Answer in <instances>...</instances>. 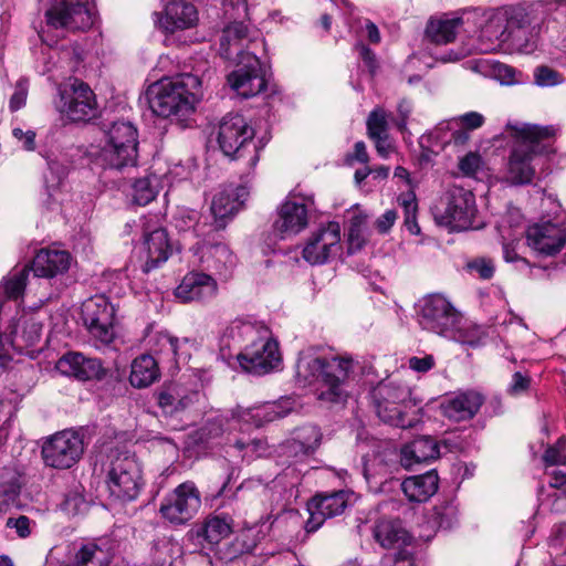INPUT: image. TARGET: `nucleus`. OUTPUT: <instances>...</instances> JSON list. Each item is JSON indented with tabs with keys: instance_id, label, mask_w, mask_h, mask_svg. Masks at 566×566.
Returning <instances> with one entry per match:
<instances>
[{
	"instance_id": "a18cd8bd",
	"label": "nucleus",
	"mask_w": 566,
	"mask_h": 566,
	"mask_svg": "<svg viewBox=\"0 0 566 566\" xmlns=\"http://www.w3.org/2000/svg\"><path fill=\"white\" fill-rule=\"evenodd\" d=\"M106 142L118 146L129 145L138 148V133L130 123L116 122L111 126Z\"/></svg>"
},
{
	"instance_id": "a878e982",
	"label": "nucleus",
	"mask_w": 566,
	"mask_h": 566,
	"mask_svg": "<svg viewBox=\"0 0 566 566\" xmlns=\"http://www.w3.org/2000/svg\"><path fill=\"white\" fill-rule=\"evenodd\" d=\"M483 402L482 394L475 390H467L446 399L441 403V410L449 420L460 422L472 419Z\"/></svg>"
},
{
	"instance_id": "49530a36",
	"label": "nucleus",
	"mask_w": 566,
	"mask_h": 566,
	"mask_svg": "<svg viewBox=\"0 0 566 566\" xmlns=\"http://www.w3.org/2000/svg\"><path fill=\"white\" fill-rule=\"evenodd\" d=\"M429 521L439 528H451L458 522V506L453 501L441 502L432 509Z\"/></svg>"
},
{
	"instance_id": "9d476101",
	"label": "nucleus",
	"mask_w": 566,
	"mask_h": 566,
	"mask_svg": "<svg viewBox=\"0 0 566 566\" xmlns=\"http://www.w3.org/2000/svg\"><path fill=\"white\" fill-rule=\"evenodd\" d=\"M474 212V196L462 187L450 188L434 207L437 222L457 231L472 227Z\"/></svg>"
},
{
	"instance_id": "8fccbe9b",
	"label": "nucleus",
	"mask_w": 566,
	"mask_h": 566,
	"mask_svg": "<svg viewBox=\"0 0 566 566\" xmlns=\"http://www.w3.org/2000/svg\"><path fill=\"white\" fill-rule=\"evenodd\" d=\"M21 492V484L13 472H8L0 482V495L3 497V504L9 506L14 503Z\"/></svg>"
},
{
	"instance_id": "2f4dec72",
	"label": "nucleus",
	"mask_w": 566,
	"mask_h": 566,
	"mask_svg": "<svg viewBox=\"0 0 566 566\" xmlns=\"http://www.w3.org/2000/svg\"><path fill=\"white\" fill-rule=\"evenodd\" d=\"M439 476L434 470L405 479L401 490L410 502L422 503L436 494Z\"/></svg>"
},
{
	"instance_id": "79ce46f5",
	"label": "nucleus",
	"mask_w": 566,
	"mask_h": 566,
	"mask_svg": "<svg viewBox=\"0 0 566 566\" xmlns=\"http://www.w3.org/2000/svg\"><path fill=\"white\" fill-rule=\"evenodd\" d=\"M111 563L112 555L108 551L88 543L76 552L72 566H109Z\"/></svg>"
},
{
	"instance_id": "393cba45",
	"label": "nucleus",
	"mask_w": 566,
	"mask_h": 566,
	"mask_svg": "<svg viewBox=\"0 0 566 566\" xmlns=\"http://www.w3.org/2000/svg\"><path fill=\"white\" fill-rule=\"evenodd\" d=\"M308 211L303 201L287 199L279 210V218L273 223V229L281 239L297 234L307 227Z\"/></svg>"
},
{
	"instance_id": "69168bd1",
	"label": "nucleus",
	"mask_w": 566,
	"mask_h": 566,
	"mask_svg": "<svg viewBox=\"0 0 566 566\" xmlns=\"http://www.w3.org/2000/svg\"><path fill=\"white\" fill-rule=\"evenodd\" d=\"M436 360L432 355H426L423 357H410L408 366L410 369L417 373H428L434 367Z\"/></svg>"
},
{
	"instance_id": "e2e57ef3",
	"label": "nucleus",
	"mask_w": 566,
	"mask_h": 566,
	"mask_svg": "<svg viewBox=\"0 0 566 566\" xmlns=\"http://www.w3.org/2000/svg\"><path fill=\"white\" fill-rule=\"evenodd\" d=\"M31 524H35L28 516L20 515L19 517H9L6 526L8 528H14L18 536L25 538L31 534Z\"/></svg>"
},
{
	"instance_id": "72a5a7b5",
	"label": "nucleus",
	"mask_w": 566,
	"mask_h": 566,
	"mask_svg": "<svg viewBox=\"0 0 566 566\" xmlns=\"http://www.w3.org/2000/svg\"><path fill=\"white\" fill-rule=\"evenodd\" d=\"M197 398V391L187 390L180 384L174 382L160 390L158 405L166 412L174 413L187 409Z\"/></svg>"
},
{
	"instance_id": "7c9ffc66",
	"label": "nucleus",
	"mask_w": 566,
	"mask_h": 566,
	"mask_svg": "<svg viewBox=\"0 0 566 566\" xmlns=\"http://www.w3.org/2000/svg\"><path fill=\"white\" fill-rule=\"evenodd\" d=\"M440 457L438 441L431 437H420L405 444L400 450V463L410 469L415 464L436 460Z\"/></svg>"
},
{
	"instance_id": "0eeeda50",
	"label": "nucleus",
	"mask_w": 566,
	"mask_h": 566,
	"mask_svg": "<svg viewBox=\"0 0 566 566\" xmlns=\"http://www.w3.org/2000/svg\"><path fill=\"white\" fill-rule=\"evenodd\" d=\"M144 484L142 465L135 454L120 452L111 460L106 475L111 497L122 503L135 501Z\"/></svg>"
},
{
	"instance_id": "f257e3e1",
	"label": "nucleus",
	"mask_w": 566,
	"mask_h": 566,
	"mask_svg": "<svg viewBox=\"0 0 566 566\" xmlns=\"http://www.w3.org/2000/svg\"><path fill=\"white\" fill-rule=\"evenodd\" d=\"M249 342L235 358L242 369L254 374H266L275 369L281 360L279 343L270 337L265 326L235 319L223 332L220 354L224 359L232 357L231 347Z\"/></svg>"
},
{
	"instance_id": "f03ea898",
	"label": "nucleus",
	"mask_w": 566,
	"mask_h": 566,
	"mask_svg": "<svg viewBox=\"0 0 566 566\" xmlns=\"http://www.w3.org/2000/svg\"><path fill=\"white\" fill-rule=\"evenodd\" d=\"M353 371V359L343 356L316 357L303 354L296 364L298 381L315 386L317 400L331 405L346 402L347 384Z\"/></svg>"
},
{
	"instance_id": "37998d69",
	"label": "nucleus",
	"mask_w": 566,
	"mask_h": 566,
	"mask_svg": "<svg viewBox=\"0 0 566 566\" xmlns=\"http://www.w3.org/2000/svg\"><path fill=\"white\" fill-rule=\"evenodd\" d=\"M159 192V178L155 174L137 178L132 184V198L138 206L151 202Z\"/></svg>"
},
{
	"instance_id": "423d86ee",
	"label": "nucleus",
	"mask_w": 566,
	"mask_h": 566,
	"mask_svg": "<svg viewBox=\"0 0 566 566\" xmlns=\"http://www.w3.org/2000/svg\"><path fill=\"white\" fill-rule=\"evenodd\" d=\"M373 401L378 417L386 423L398 428H411L418 419L407 411L411 403V390L408 386L394 381H382L373 390Z\"/></svg>"
},
{
	"instance_id": "c9c22d12",
	"label": "nucleus",
	"mask_w": 566,
	"mask_h": 566,
	"mask_svg": "<svg viewBox=\"0 0 566 566\" xmlns=\"http://www.w3.org/2000/svg\"><path fill=\"white\" fill-rule=\"evenodd\" d=\"M160 377L158 360L148 354L136 357L132 363L129 381L133 387L146 388Z\"/></svg>"
},
{
	"instance_id": "20e7f679",
	"label": "nucleus",
	"mask_w": 566,
	"mask_h": 566,
	"mask_svg": "<svg viewBox=\"0 0 566 566\" xmlns=\"http://www.w3.org/2000/svg\"><path fill=\"white\" fill-rule=\"evenodd\" d=\"M506 129L515 139L506 171V180L514 186L530 185L535 177L534 160L542 154L545 146L541 140L553 135V127L527 123L509 122Z\"/></svg>"
},
{
	"instance_id": "b1692460",
	"label": "nucleus",
	"mask_w": 566,
	"mask_h": 566,
	"mask_svg": "<svg viewBox=\"0 0 566 566\" xmlns=\"http://www.w3.org/2000/svg\"><path fill=\"white\" fill-rule=\"evenodd\" d=\"M218 293V283L209 274L191 271L175 290V296L184 303L207 301Z\"/></svg>"
},
{
	"instance_id": "5701e85b",
	"label": "nucleus",
	"mask_w": 566,
	"mask_h": 566,
	"mask_svg": "<svg viewBox=\"0 0 566 566\" xmlns=\"http://www.w3.org/2000/svg\"><path fill=\"white\" fill-rule=\"evenodd\" d=\"M144 228V245L147 251V259L144 264V272L148 273L165 263L172 253V245L168 232L163 227H153L146 221Z\"/></svg>"
},
{
	"instance_id": "6ab92c4d",
	"label": "nucleus",
	"mask_w": 566,
	"mask_h": 566,
	"mask_svg": "<svg viewBox=\"0 0 566 566\" xmlns=\"http://www.w3.org/2000/svg\"><path fill=\"white\" fill-rule=\"evenodd\" d=\"M526 240L536 259H551L566 248V228L551 221L535 223L526 230Z\"/></svg>"
},
{
	"instance_id": "39448f33",
	"label": "nucleus",
	"mask_w": 566,
	"mask_h": 566,
	"mask_svg": "<svg viewBox=\"0 0 566 566\" xmlns=\"http://www.w3.org/2000/svg\"><path fill=\"white\" fill-rule=\"evenodd\" d=\"M254 129L240 114L226 115L218 130V144L222 153L233 160H242L250 172L260 159V149L253 142Z\"/></svg>"
},
{
	"instance_id": "2eb2a0df",
	"label": "nucleus",
	"mask_w": 566,
	"mask_h": 566,
	"mask_svg": "<svg viewBox=\"0 0 566 566\" xmlns=\"http://www.w3.org/2000/svg\"><path fill=\"white\" fill-rule=\"evenodd\" d=\"M224 15L232 20L223 29L220 39V46L222 54L226 59H231L234 54L232 46L238 49L237 54L241 55L240 48L243 41L252 39V31L245 19L248 18V2L247 0H224L223 2Z\"/></svg>"
},
{
	"instance_id": "c85d7f7f",
	"label": "nucleus",
	"mask_w": 566,
	"mask_h": 566,
	"mask_svg": "<svg viewBox=\"0 0 566 566\" xmlns=\"http://www.w3.org/2000/svg\"><path fill=\"white\" fill-rule=\"evenodd\" d=\"M248 197L245 187L224 189L213 196L211 212L216 220L214 230L226 227V219L234 216L243 206Z\"/></svg>"
},
{
	"instance_id": "13d9d810",
	"label": "nucleus",
	"mask_w": 566,
	"mask_h": 566,
	"mask_svg": "<svg viewBox=\"0 0 566 566\" xmlns=\"http://www.w3.org/2000/svg\"><path fill=\"white\" fill-rule=\"evenodd\" d=\"M482 166V158L476 153H469L459 161V169L465 176H474Z\"/></svg>"
},
{
	"instance_id": "ddd939ff",
	"label": "nucleus",
	"mask_w": 566,
	"mask_h": 566,
	"mask_svg": "<svg viewBox=\"0 0 566 566\" xmlns=\"http://www.w3.org/2000/svg\"><path fill=\"white\" fill-rule=\"evenodd\" d=\"M228 83L238 95L253 97L266 87L265 66L254 53L243 52L237 69L228 75Z\"/></svg>"
},
{
	"instance_id": "4468645a",
	"label": "nucleus",
	"mask_w": 566,
	"mask_h": 566,
	"mask_svg": "<svg viewBox=\"0 0 566 566\" xmlns=\"http://www.w3.org/2000/svg\"><path fill=\"white\" fill-rule=\"evenodd\" d=\"M82 318L93 338L103 345L115 338V308L105 295H95L82 305Z\"/></svg>"
},
{
	"instance_id": "9b49d317",
	"label": "nucleus",
	"mask_w": 566,
	"mask_h": 566,
	"mask_svg": "<svg viewBox=\"0 0 566 566\" xmlns=\"http://www.w3.org/2000/svg\"><path fill=\"white\" fill-rule=\"evenodd\" d=\"M201 507V494L192 481L176 486L163 500L159 513L172 525H184L197 514Z\"/></svg>"
},
{
	"instance_id": "4d7b16f0",
	"label": "nucleus",
	"mask_w": 566,
	"mask_h": 566,
	"mask_svg": "<svg viewBox=\"0 0 566 566\" xmlns=\"http://www.w3.org/2000/svg\"><path fill=\"white\" fill-rule=\"evenodd\" d=\"M438 444L439 449L442 447L448 452H458L465 447V439L458 431L446 432Z\"/></svg>"
},
{
	"instance_id": "774afa93",
	"label": "nucleus",
	"mask_w": 566,
	"mask_h": 566,
	"mask_svg": "<svg viewBox=\"0 0 566 566\" xmlns=\"http://www.w3.org/2000/svg\"><path fill=\"white\" fill-rule=\"evenodd\" d=\"M356 49L369 73L374 75L377 70V60L375 53L367 45L361 43L357 44Z\"/></svg>"
},
{
	"instance_id": "5fc2aeb1",
	"label": "nucleus",
	"mask_w": 566,
	"mask_h": 566,
	"mask_svg": "<svg viewBox=\"0 0 566 566\" xmlns=\"http://www.w3.org/2000/svg\"><path fill=\"white\" fill-rule=\"evenodd\" d=\"M29 81L27 78H20L14 87L9 103V107L12 112H17L25 105L28 96Z\"/></svg>"
},
{
	"instance_id": "4be33fe9",
	"label": "nucleus",
	"mask_w": 566,
	"mask_h": 566,
	"mask_svg": "<svg viewBox=\"0 0 566 566\" xmlns=\"http://www.w3.org/2000/svg\"><path fill=\"white\" fill-rule=\"evenodd\" d=\"M63 375L78 380H101L106 376V368L101 359L86 357L81 353L70 352L64 354L55 365Z\"/></svg>"
},
{
	"instance_id": "ea45409f",
	"label": "nucleus",
	"mask_w": 566,
	"mask_h": 566,
	"mask_svg": "<svg viewBox=\"0 0 566 566\" xmlns=\"http://www.w3.org/2000/svg\"><path fill=\"white\" fill-rule=\"evenodd\" d=\"M322 437L323 436L318 427L314 424H305L295 430L289 448L294 451L295 454H310L318 448Z\"/></svg>"
},
{
	"instance_id": "58836bf2",
	"label": "nucleus",
	"mask_w": 566,
	"mask_h": 566,
	"mask_svg": "<svg viewBox=\"0 0 566 566\" xmlns=\"http://www.w3.org/2000/svg\"><path fill=\"white\" fill-rule=\"evenodd\" d=\"M462 24L461 18L430 20L426 34L436 44H448L454 41L458 29Z\"/></svg>"
},
{
	"instance_id": "bf43d9fd",
	"label": "nucleus",
	"mask_w": 566,
	"mask_h": 566,
	"mask_svg": "<svg viewBox=\"0 0 566 566\" xmlns=\"http://www.w3.org/2000/svg\"><path fill=\"white\" fill-rule=\"evenodd\" d=\"M412 112V106L409 101L401 99L397 105V116L392 118L394 125L399 132L405 133L407 130L408 119Z\"/></svg>"
},
{
	"instance_id": "4c0bfd02",
	"label": "nucleus",
	"mask_w": 566,
	"mask_h": 566,
	"mask_svg": "<svg viewBox=\"0 0 566 566\" xmlns=\"http://www.w3.org/2000/svg\"><path fill=\"white\" fill-rule=\"evenodd\" d=\"M282 417L279 407L275 403L266 402L248 409H238L234 418L238 422L245 426L261 427L266 422H271Z\"/></svg>"
},
{
	"instance_id": "c03bdc74",
	"label": "nucleus",
	"mask_w": 566,
	"mask_h": 566,
	"mask_svg": "<svg viewBox=\"0 0 566 566\" xmlns=\"http://www.w3.org/2000/svg\"><path fill=\"white\" fill-rule=\"evenodd\" d=\"M30 275L29 265L21 270L11 272L2 280L1 291L9 300H18L23 295Z\"/></svg>"
},
{
	"instance_id": "680f3d73",
	"label": "nucleus",
	"mask_w": 566,
	"mask_h": 566,
	"mask_svg": "<svg viewBox=\"0 0 566 566\" xmlns=\"http://www.w3.org/2000/svg\"><path fill=\"white\" fill-rule=\"evenodd\" d=\"M467 268L470 272H475L480 279L488 280L493 276V264L491 260L483 258L468 262Z\"/></svg>"
},
{
	"instance_id": "bb28decb",
	"label": "nucleus",
	"mask_w": 566,
	"mask_h": 566,
	"mask_svg": "<svg viewBox=\"0 0 566 566\" xmlns=\"http://www.w3.org/2000/svg\"><path fill=\"white\" fill-rule=\"evenodd\" d=\"M191 250L193 254L199 256V261L208 270H213L221 273L223 270L234 265V256L229 248L220 242L202 239L198 241Z\"/></svg>"
},
{
	"instance_id": "412c9836",
	"label": "nucleus",
	"mask_w": 566,
	"mask_h": 566,
	"mask_svg": "<svg viewBox=\"0 0 566 566\" xmlns=\"http://www.w3.org/2000/svg\"><path fill=\"white\" fill-rule=\"evenodd\" d=\"M158 27L166 33L184 31L197 25V8L189 2L175 0L167 3L163 13L155 12Z\"/></svg>"
},
{
	"instance_id": "f8f14e48",
	"label": "nucleus",
	"mask_w": 566,
	"mask_h": 566,
	"mask_svg": "<svg viewBox=\"0 0 566 566\" xmlns=\"http://www.w3.org/2000/svg\"><path fill=\"white\" fill-rule=\"evenodd\" d=\"M57 109L72 122H86L96 116L97 102L91 87L78 78L60 90Z\"/></svg>"
},
{
	"instance_id": "dca6fc26",
	"label": "nucleus",
	"mask_w": 566,
	"mask_h": 566,
	"mask_svg": "<svg viewBox=\"0 0 566 566\" xmlns=\"http://www.w3.org/2000/svg\"><path fill=\"white\" fill-rule=\"evenodd\" d=\"M342 249L340 224L329 221L315 229L302 251L303 259L312 265L324 264Z\"/></svg>"
},
{
	"instance_id": "f704fd0d",
	"label": "nucleus",
	"mask_w": 566,
	"mask_h": 566,
	"mask_svg": "<svg viewBox=\"0 0 566 566\" xmlns=\"http://www.w3.org/2000/svg\"><path fill=\"white\" fill-rule=\"evenodd\" d=\"M375 539L384 548H406L411 543L412 537L401 526L398 521H379L374 530Z\"/></svg>"
},
{
	"instance_id": "e433bc0d",
	"label": "nucleus",
	"mask_w": 566,
	"mask_h": 566,
	"mask_svg": "<svg viewBox=\"0 0 566 566\" xmlns=\"http://www.w3.org/2000/svg\"><path fill=\"white\" fill-rule=\"evenodd\" d=\"M232 531L233 520L229 515H212L207 517L197 535L202 536L210 545H217L230 536Z\"/></svg>"
},
{
	"instance_id": "0e129e2a",
	"label": "nucleus",
	"mask_w": 566,
	"mask_h": 566,
	"mask_svg": "<svg viewBox=\"0 0 566 566\" xmlns=\"http://www.w3.org/2000/svg\"><path fill=\"white\" fill-rule=\"evenodd\" d=\"M175 226L179 231H187L192 228L196 232L199 231L196 211H182L178 217L175 218Z\"/></svg>"
},
{
	"instance_id": "a19ab883",
	"label": "nucleus",
	"mask_w": 566,
	"mask_h": 566,
	"mask_svg": "<svg viewBox=\"0 0 566 566\" xmlns=\"http://www.w3.org/2000/svg\"><path fill=\"white\" fill-rule=\"evenodd\" d=\"M179 339L169 333L159 332L151 339V350L157 355L158 364L167 363L174 365L177 363Z\"/></svg>"
},
{
	"instance_id": "a211bd4d",
	"label": "nucleus",
	"mask_w": 566,
	"mask_h": 566,
	"mask_svg": "<svg viewBox=\"0 0 566 566\" xmlns=\"http://www.w3.org/2000/svg\"><path fill=\"white\" fill-rule=\"evenodd\" d=\"M419 322L424 329L446 335L453 331L460 314L452 304L442 295L433 294L422 301Z\"/></svg>"
},
{
	"instance_id": "338daca9",
	"label": "nucleus",
	"mask_w": 566,
	"mask_h": 566,
	"mask_svg": "<svg viewBox=\"0 0 566 566\" xmlns=\"http://www.w3.org/2000/svg\"><path fill=\"white\" fill-rule=\"evenodd\" d=\"M397 212L394 209L387 210L380 217L377 218L375 227L379 233H387L397 220Z\"/></svg>"
},
{
	"instance_id": "473e14b6",
	"label": "nucleus",
	"mask_w": 566,
	"mask_h": 566,
	"mask_svg": "<svg viewBox=\"0 0 566 566\" xmlns=\"http://www.w3.org/2000/svg\"><path fill=\"white\" fill-rule=\"evenodd\" d=\"M42 325L33 315L23 314L10 326L11 345L20 350L35 345L41 336Z\"/></svg>"
},
{
	"instance_id": "6e6552de",
	"label": "nucleus",
	"mask_w": 566,
	"mask_h": 566,
	"mask_svg": "<svg viewBox=\"0 0 566 566\" xmlns=\"http://www.w3.org/2000/svg\"><path fill=\"white\" fill-rule=\"evenodd\" d=\"M534 8L503 6L497 8V52L524 51L528 43L530 27L534 23Z\"/></svg>"
},
{
	"instance_id": "09e8293b",
	"label": "nucleus",
	"mask_w": 566,
	"mask_h": 566,
	"mask_svg": "<svg viewBox=\"0 0 566 566\" xmlns=\"http://www.w3.org/2000/svg\"><path fill=\"white\" fill-rule=\"evenodd\" d=\"M399 202L405 210V226L411 234H419L420 227L417 222L418 203L412 192L399 197Z\"/></svg>"
},
{
	"instance_id": "3c124183",
	"label": "nucleus",
	"mask_w": 566,
	"mask_h": 566,
	"mask_svg": "<svg viewBox=\"0 0 566 566\" xmlns=\"http://www.w3.org/2000/svg\"><path fill=\"white\" fill-rule=\"evenodd\" d=\"M534 82L538 86H556L564 82L563 75L552 67L542 65L534 71Z\"/></svg>"
},
{
	"instance_id": "052dcab7",
	"label": "nucleus",
	"mask_w": 566,
	"mask_h": 566,
	"mask_svg": "<svg viewBox=\"0 0 566 566\" xmlns=\"http://www.w3.org/2000/svg\"><path fill=\"white\" fill-rule=\"evenodd\" d=\"M531 386V378L516 371L512 376V380L507 386V394L511 396H521L528 390Z\"/></svg>"
},
{
	"instance_id": "864d4df0",
	"label": "nucleus",
	"mask_w": 566,
	"mask_h": 566,
	"mask_svg": "<svg viewBox=\"0 0 566 566\" xmlns=\"http://www.w3.org/2000/svg\"><path fill=\"white\" fill-rule=\"evenodd\" d=\"M497 82L502 85H515L524 82L523 73L516 69L497 62Z\"/></svg>"
},
{
	"instance_id": "aec40b11",
	"label": "nucleus",
	"mask_w": 566,
	"mask_h": 566,
	"mask_svg": "<svg viewBox=\"0 0 566 566\" xmlns=\"http://www.w3.org/2000/svg\"><path fill=\"white\" fill-rule=\"evenodd\" d=\"M352 495L350 492L345 490L315 495L307 503L310 516L305 522V531L314 533L327 518L343 514L349 504Z\"/></svg>"
},
{
	"instance_id": "603ef678",
	"label": "nucleus",
	"mask_w": 566,
	"mask_h": 566,
	"mask_svg": "<svg viewBox=\"0 0 566 566\" xmlns=\"http://www.w3.org/2000/svg\"><path fill=\"white\" fill-rule=\"evenodd\" d=\"M543 459L548 465H559L566 463V439L560 438L554 446L546 449Z\"/></svg>"
},
{
	"instance_id": "c756f323",
	"label": "nucleus",
	"mask_w": 566,
	"mask_h": 566,
	"mask_svg": "<svg viewBox=\"0 0 566 566\" xmlns=\"http://www.w3.org/2000/svg\"><path fill=\"white\" fill-rule=\"evenodd\" d=\"M138 158V148L134 146H118L111 143L98 150L95 161L103 168L123 170L128 167H135Z\"/></svg>"
},
{
	"instance_id": "f3484780",
	"label": "nucleus",
	"mask_w": 566,
	"mask_h": 566,
	"mask_svg": "<svg viewBox=\"0 0 566 566\" xmlns=\"http://www.w3.org/2000/svg\"><path fill=\"white\" fill-rule=\"evenodd\" d=\"M48 25L67 31H85L94 23V17L86 0H61L45 12Z\"/></svg>"
},
{
	"instance_id": "de8ad7c7",
	"label": "nucleus",
	"mask_w": 566,
	"mask_h": 566,
	"mask_svg": "<svg viewBox=\"0 0 566 566\" xmlns=\"http://www.w3.org/2000/svg\"><path fill=\"white\" fill-rule=\"evenodd\" d=\"M389 115L382 107H375L368 115L366 127L367 135L371 138H379L388 135Z\"/></svg>"
},
{
	"instance_id": "6e6d98bb",
	"label": "nucleus",
	"mask_w": 566,
	"mask_h": 566,
	"mask_svg": "<svg viewBox=\"0 0 566 566\" xmlns=\"http://www.w3.org/2000/svg\"><path fill=\"white\" fill-rule=\"evenodd\" d=\"M453 125H461L467 130H475L484 124V116L478 112H469L452 118Z\"/></svg>"
},
{
	"instance_id": "1a4fd4ad",
	"label": "nucleus",
	"mask_w": 566,
	"mask_h": 566,
	"mask_svg": "<svg viewBox=\"0 0 566 566\" xmlns=\"http://www.w3.org/2000/svg\"><path fill=\"white\" fill-rule=\"evenodd\" d=\"M84 450V434L66 429L48 437L43 441L41 455L46 467L66 470L81 460Z\"/></svg>"
},
{
	"instance_id": "7ed1b4c3",
	"label": "nucleus",
	"mask_w": 566,
	"mask_h": 566,
	"mask_svg": "<svg viewBox=\"0 0 566 566\" xmlns=\"http://www.w3.org/2000/svg\"><path fill=\"white\" fill-rule=\"evenodd\" d=\"M201 96V80L191 73L161 80L150 85L147 92L149 107L155 115L179 123L196 112Z\"/></svg>"
},
{
	"instance_id": "cd10ccee",
	"label": "nucleus",
	"mask_w": 566,
	"mask_h": 566,
	"mask_svg": "<svg viewBox=\"0 0 566 566\" xmlns=\"http://www.w3.org/2000/svg\"><path fill=\"white\" fill-rule=\"evenodd\" d=\"M71 255L69 252L55 249H41L29 265L34 277L51 279L69 270Z\"/></svg>"
}]
</instances>
